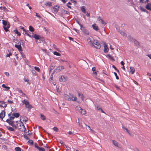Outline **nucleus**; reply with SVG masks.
<instances>
[{
  "label": "nucleus",
  "mask_w": 151,
  "mask_h": 151,
  "mask_svg": "<svg viewBox=\"0 0 151 151\" xmlns=\"http://www.w3.org/2000/svg\"><path fill=\"white\" fill-rule=\"evenodd\" d=\"M17 127L20 131L25 132L26 131V128L23 123L22 122L17 121L16 122Z\"/></svg>",
  "instance_id": "f257e3e1"
},
{
  "label": "nucleus",
  "mask_w": 151,
  "mask_h": 151,
  "mask_svg": "<svg viewBox=\"0 0 151 151\" xmlns=\"http://www.w3.org/2000/svg\"><path fill=\"white\" fill-rule=\"evenodd\" d=\"M3 24L4 25V28L6 31V32H7L8 31V29L10 27V25L8 23V22L4 20H3Z\"/></svg>",
  "instance_id": "f03ea898"
},
{
  "label": "nucleus",
  "mask_w": 151,
  "mask_h": 151,
  "mask_svg": "<svg viewBox=\"0 0 151 151\" xmlns=\"http://www.w3.org/2000/svg\"><path fill=\"white\" fill-rule=\"evenodd\" d=\"M22 102L25 104L26 108L30 109L32 108V106L29 104V102L27 100L24 99L22 101Z\"/></svg>",
  "instance_id": "7ed1b4c3"
},
{
  "label": "nucleus",
  "mask_w": 151,
  "mask_h": 151,
  "mask_svg": "<svg viewBox=\"0 0 151 151\" xmlns=\"http://www.w3.org/2000/svg\"><path fill=\"white\" fill-rule=\"evenodd\" d=\"M93 43L94 45L93 46H94L96 48L99 49L101 47V45L97 40H93Z\"/></svg>",
  "instance_id": "20e7f679"
},
{
  "label": "nucleus",
  "mask_w": 151,
  "mask_h": 151,
  "mask_svg": "<svg viewBox=\"0 0 151 151\" xmlns=\"http://www.w3.org/2000/svg\"><path fill=\"white\" fill-rule=\"evenodd\" d=\"M79 24L81 27V29L83 32L86 35H89V32L87 30L85 27L83 26L80 23Z\"/></svg>",
  "instance_id": "39448f33"
},
{
  "label": "nucleus",
  "mask_w": 151,
  "mask_h": 151,
  "mask_svg": "<svg viewBox=\"0 0 151 151\" xmlns=\"http://www.w3.org/2000/svg\"><path fill=\"white\" fill-rule=\"evenodd\" d=\"M93 40H94L93 38L92 37H90L87 39V41L88 42L89 44L91 45V46L94 45L93 43Z\"/></svg>",
  "instance_id": "423d86ee"
},
{
  "label": "nucleus",
  "mask_w": 151,
  "mask_h": 151,
  "mask_svg": "<svg viewBox=\"0 0 151 151\" xmlns=\"http://www.w3.org/2000/svg\"><path fill=\"white\" fill-rule=\"evenodd\" d=\"M59 79L60 82H64L67 81V78L63 76H61L59 77Z\"/></svg>",
  "instance_id": "0eeeda50"
},
{
  "label": "nucleus",
  "mask_w": 151,
  "mask_h": 151,
  "mask_svg": "<svg viewBox=\"0 0 151 151\" xmlns=\"http://www.w3.org/2000/svg\"><path fill=\"white\" fill-rule=\"evenodd\" d=\"M6 103L3 101H0V106L5 108L6 107Z\"/></svg>",
  "instance_id": "6e6552de"
},
{
  "label": "nucleus",
  "mask_w": 151,
  "mask_h": 151,
  "mask_svg": "<svg viewBox=\"0 0 151 151\" xmlns=\"http://www.w3.org/2000/svg\"><path fill=\"white\" fill-rule=\"evenodd\" d=\"M44 5L46 6L50 7L52 6V4L51 2L47 1L45 2Z\"/></svg>",
  "instance_id": "1a4fd4ad"
},
{
  "label": "nucleus",
  "mask_w": 151,
  "mask_h": 151,
  "mask_svg": "<svg viewBox=\"0 0 151 151\" xmlns=\"http://www.w3.org/2000/svg\"><path fill=\"white\" fill-rule=\"evenodd\" d=\"M5 112L4 111H2L1 112L0 114V118L3 119V118L5 117Z\"/></svg>",
  "instance_id": "9d476101"
},
{
  "label": "nucleus",
  "mask_w": 151,
  "mask_h": 151,
  "mask_svg": "<svg viewBox=\"0 0 151 151\" xmlns=\"http://www.w3.org/2000/svg\"><path fill=\"white\" fill-rule=\"evenodd\" d=\"M20 122H26L28 121V119L25 116L22 117L20 118Z\"/></svg>",
  "instance_id": "9b49d317"
},
{
  "label": "nucleus",
  "mask_w": 151,
  "mask_h": 151,
  "mask_svg": "<svg viewBox=\"0 0 151 151\" xmlns=\"http://www.w3.org/2000/svg\"><path fill=\"white\" fill-rule=\"evenodd\" d=\"M145 8L147 10L151 11V3H148L146 5Z\"/></svg>",
  "instance_id": "f8f14e48"
},
{
  "label": "nucleus",
  "mask_w": 151,
  "mask_h": 151,
  "mask_svg": "<svg viewBox=\"0 0 151 151\" xmlns=\"http://www.w3.org/2000/svg\"><path fill=\"white\" fill-rule=\"evenodd\" d=\"M6 122L11 124L12 126L14 127H16L15 125L14 124V122L13 121L10 120V119H8L6 120Z\"/></svg>",
  "instance_id": "ddd939ff"
},
{
  "label": "nucleus",
  "mask_w": 151,
  "mask_h": 151,
  "mask_svg": "<svg viewBox=\"0 0 151 151\" xmlns=\"http://www.w3.org/2000/svg\"><path fill=\"white\" fill-rule=\"evenodd\" d=\"M15 47L17 48L19 51H21L22 50V47L20 44L18 45L15 44Z\"/></svg>",
  "instance_id": "4468645a"
},
{
  "label": "nucleus",
  "mask_w": 151,
  "mask_h": 151,
  "mask_svg": "<svg viewBox=\"0 0 151 151\" xmlns=\"http://www.w3.org/2000/svg\"><path fill=\"white\" fill-rule=\"evenodd\" d=\"M92 27L96 31H97L99 29V27L96 24H94L92 25Z\"/></svg>",
  "instance_id": "2eb2a0df"
},
{
  "label": "nucleus",
  "mask_w": 151,
  "mask_h": 151,
  "mask_svg": "<svg viewBox=\"0 0 151 151\" xmlns=\"http://www.w3.org/2000/svg\"><path fill=\"white\" fill-rule=\"evenodd\" d=\"M129 71L132 74H133L135 71L134 68L133 67H130L129 69Z\"/></svg>",
  "instance_id": "dca6fc26"
},
{
  "label": "nucleus",
  "mask_w": 151,
  "mask_h": 151,
  "mask_svg": "<svg viewBox=\"0 0 151 151\" xmlns=\"http://www.w3.org/2000/svg\"><path fill=\"white\" fill-rule=\"evenodd\" d=\"M104 52L105 53H107L109 51V48L106 44H104Z\"/></svg>",
  "instance_id": "f3484780"
},
{
  "label": "nucleus",
  "mask_w": 151,
  "mask_h": 151,
  "mask_svg": "<svg viewBox=\"0 0 151 151\" xmlns=\"http://www.w3.org/2000/svg\"><path fill=\"white\" fill-rule=\"evenodd\" d=\"M53 9L54 10L55 12L56 13L58 11L59 7L57 6H55L53 7Z\"/></svg>",
  "instance_id": "a211bd4d"
},
{
  "label": "nucleus",
  "mask_w": 151,
  "mask_h": 151,
  "mask_svg": "<svg viewBox=\"0 0 151 151\" xmlns=\"http://www.w3.org/2000/svg\"><path fill=\"white\" fill-rule=\"evenodd\" d=\"M71 100L73 101H76L77 102H78V101H77V98L74 96H72Z\"/></svg>",
  "instance_id": "6ab92c4d"
},
{
  "label": "nucleus",
  "mask_w": 151,
  "mask_h": 151,
  "mask_svg": "<svg viewBox=\"0 0 151 151\" xmlns=\"http://www.w3.org/2000/svg\"><path fill=\"white\" fill-rule=\"evenodd\" d=\"M98 20L99 22H101L102 24H106V23L104 22V21L103 20L102 18L100 17H99Z\"/></svg>",
  "instance_id": "aec40b11"
},
{
  "label": "nucleus",
  "mask_w": 151,
  "mask_h": 151,
  "mask_svg": "<svg viewBox=\"0 0 151 151\" xmlns=\"http://www.w3.org/2000/svg\"><path fill=\"white\" fill-rule=\"evenodd\" d=\"M64 68V66H59V67H58L56 69L57 70L60 71L63 70Z\"/></svg>",
  "instance_id": "412c9836"
},
{
  "label": "nucleus",
  "mask_w": 151,
  "mask_h": 151,
  "mask_svg": "<svg viewBox=\"0 0 151 151\" xmlns=\"http://www.w3.org/2000/svg\"><path fill=\"white\" fill-rule=\"evenodd\" d=\"M78 97L81 98V99L82 100H83L84 99V97L83 96V94L82 93H78Z\"/></svg>",
  "instance_id": "4be33fe9"
},
{
  "label": "nucleus",
  "mask_w": 151,
  "mask_h": 151,
  "mask_svg": "<svg viewBox=\"0 0 151 151\" xmlns=\"http://www.w3.org/2000/svg\"><path fill=\"white\" fill-rule=\"evenodd\" d=\"M64 97L66 100H68V101H71V98L69 97V96L67 95H64Z\"/></svg>",
  "instance_id": "5701e85b"
},
{
  "label": "nucleus",
  "mask_w": 151,
  "mask_h": 151,
  "mask_svg": "<svg viewBox=\"0 0 151 151\" xmlns=\"http://www.w3.org/2000/svg\"><path fill=\"white\" fill-rule=\"evenodd\" d=\"M2 87L5 88L6 89L4 90L6 91L9 90L10 88V87L6 86L4 84L2 85Z\"/></svg>",
  "instance_id": "b1692460"
},
{
  "label": "nucleus",
  "mask_w": 151,
  "mask_h": 151,
  "mask_svg": "<svg viewBox=\"0 0 151 151\" xmlns=\"http://www.w3.org/2000/svg\"><path fill=\"white\" fill-rule=\"evenodd\" d=\"M80 112L83 115H85L86 114V110L82 109L81 110Z\"/></svg>",
  "instance_id": "393cba45"
},
{
  "label": "nucleus",
  "mask_w": 151,
  "mask_h": 151,
  "mask_svg": "<svg viewBox=\"0 0 151 151\" xmlns=\"http://www.w3.org/2000/svg\"><path fill=\"white\" fill-rule=\"evenodd\" d=\"M106 57H107V58H109L110 60H113V61L114 60L113 58L112 57V56L111 55H107Z\"/></svg>",
  "instance_id": "a878e982"
},
{
  "label": "nucleus",
  "mask_w": 151,
  "mask_h": 151,
  "mask_svg": "<svg viewBox=\"0 0 151 151\" xmlns=\"http://www.w3.org/2000/svg\"><path fill=\"white\" fill-rule=\"evenodd\" d=\"M12 115L17 117H18L19 116V114L18 113H13L12 114Z\"/></svg>",
  "instance_id": "bb28decb"
},
{
  "label": "nucleus",
  "mask_w": 151,
  "mask_h": 151,
  "mask_svg": "<svg viewBox=\"0 0 151 151\" xmlns=\"http://www.w3.org/2000/svg\"><path fill=\"white\" fill-rule=\"evenodd\" d=\"M82 108L79 106H77L76 107V110L78 111L79 112H80Z\"/></svg>",
  "instance_id": "cd10ccee"
},
{
  "label": "nucleus",
  "mask_w": 151,
  "mask_h": 151,
  "mask_svg": "<svg viewBox=\"0 0 151 151\" xmlns=\"http://www.w3.org/2000/svg\"><path fill=\"white\" fill-rule=\"evenodd\" d=\"M112 142H113V144L115 146H116V147H118V142L115 141V140H113L112 141Z\"/></svg>",
  "instance_id": "c85d7f7f"
},
{
  "label": "nucleus",
  "mask_w": 151,
  "mask_h": 151,
  "mask_svg": "<svg viewBox=\"0 0 151 151\" xmlns=\"http://www.w3.org/2000/svg\"><path fill=\"white\" fill-rule=\"evenodd\" d=\"M34 37L36 39L39 40L40 39V37L39 35L35 34L34 35Z\"/></svg>",
  "instance_id": "c756f323"
},
{
  "label": "nucleus",
  "mask_w": 151,
  "mask_h": 151,
  "mask_svg": "<svg viewBox=\"0 0 151 151\" xmlns=\"http://www.w3.org/2000/svg\"><path fill=\"white\" fill-rule=\"evenodd\" d=\"M14 32L18 36H20L21 35V33L20 32H18L17 30H14Z\"/></svg>",
  "instance_id": "7c9ffc66"
},
{
  "label": "nucleus",
  "mask_w": 151,
  "mask_h": 151,
  "mask_svg": "<svg viewBox=\"0 0 151 151\" xmlns=\"http://www.w3.org/2000/svg\"><path fill=\"white\" fill-rule=\"evenodd\" d=\"M92 75L94 77H96V76L97 75V72L96 71L93 72Z\"/></svg>",
  "instance_id": "2f4dec72"
},
{
  "label": "nucleus",
  "mask_w": 151,
  "mask_h": 151,
  "mask_svg": "<svg viewBox=\"0 0 151 151\" xmlns=\"http://www.w3.org/2000/svg\"><path fill=\"white\" fill-rule=\"evenodd\" d=\"M53 53L54 55H56L57 56H60L61 55L60 54V53L57 52H54Z\"/></svg>",
  "instance_id": "473e14b6"
},
{
  "label": "nucleus",
  "mask_w": 151,
  "mask_h": 151,
  "mask_svg": "<svg viewBox=\"0 0 151 151\" xmlns=\"http://www.w3.org/2000/svg\"><path fill=\"white\" fill-rule=\"evenodd\" d=\"M81 11L84 13H86V10L85 8L83 6L81 7Z\"/></svg>",
  "instance_id": "72a5a7b5"
},
{
  "label": "nucleus",
  "mask_w": 151,
  "mask_h": 151,
  "mask_svg": "<svg viewBox=\"0 0 151 151\" xmlns=\"http://www.w3.org/2000/svg\"><path fill=\"white\" fill-rule=\"evenodd\" d=\"M29 29L31 32H33L34 30V28L31 26H29Z\"/></svg>",
  "instance_id": "f704fd0d"
},
{
  "label": "nucleus",
  "mask_w": 151,
  "mask_h": 151,
  "mask_svg": "<svg viewBox=\"0 0 151 151\" xmlns=\"http://www.w3.org/2000/svg\"><path fill=\"white\" fill-rule=\"evenodd\" d=\"M42 120H45V116L42 114H41V116H40Z\"/></svg>",
  "instance_id": "c9c22d12"
},
{
  "label": "nucleus",
  "mask_w": 151,
  "mask_h": 151,
  "mask_svg": "<svg viewBox=\"0 0 151 151\" xmlns=\"http://www.w3.org/2000/svg\"><path fill=\"white\" fill-rule=\"evenodd\" d=\"M15 150L16 151H21V150L20 148L19 147H17L15 148Z\"/></svg>",
  "instance_id": "e433bc0d"
},
{
  "label": "nucleus",
  "mask_w": 151,
  "mask_h": 151,
  "mask_svg": "<svg viewBox=\"0 0 151 151\" xmlns=\"http://www.w3.org/2000/svg\"><path fill=\"white\" fill-rule=\"evenodd\" d=\"M38 150H39V151H45V149L42 147H39L38 149Z\"/></svg>",
  "instance_id": "4c0bfd02"
},
{
  "label": "nucleus",
  "mask_w": 151,
  "mask_h": 151,
  "mask_svg": "<svg viewBox=\"0 0 151 151\" xmlns=\"http://www.w3.org/2000/svg\"><path fill=\"white\" fill-rule=\"evenodd\" d=\"M123 128L124 130H125L127 132H128L129 135H131L130 133L129 132V131L128 130V129L127 128H126L125 127H123Z\"/></svg>",
  "instance_id": "58836bf2"
},
{
  "label": "nucleus",
  "mask_w": 151,
  "mask_h": 151,
  "mask_svg": "<svg viewBox=\"0 0 151 151\" xmlns=\"http://www.w3.org/2000/svg\"><path fill=\"white\" fill-rule=\"evenodd\" d=\"M85 125H86V126L88 127L89 130H90L91 131H92V132H94V131L93 130L91 129V128H90V127L89 126L87 125L86 124H85Z\"/></svg>",
  "instance_id": "ea45409f"
},
{
  "label": "nucleus",
  "mask_w": 151,
  "mask_h": 151,
  "mask_svg": "<svg viewBox=\"0 0 151 151\" xmlns=\"http://www.w3.org/2000/svg\"><path fill=\"white\" fill-rule=\"evenodd\" d=\"M141 2L142 3H144L146 2H148L149 1V0H140Z\"/></svg>",
  "instance_id": "a19ab883"
},
{
  "label": "nucleus",
  "mask_w": 151,
  "mask_h": 151,
  "mask_svg": "<svg viewBox=\"0 0 151 151\" xmlns=\"http://www.w3.org/2000/svg\"><path fill=\"white\" fill-rule=\"evenodd\" d=\"M7 128L9 130L11 131H14V129L13 128H12V127H8Z\"/></svg>",
  "instance_id": "79ce46f5"
},
{
  "label": "nucleus",
  "mask_w": 151,
  "mask_h": 151,
  "mask_svg": "<svg viewBox=\"0 0 151 151\" xmlns=\"http://www.w3.org/2000/svg\"><path fill=\"white\" fill-rule=\"evenodd\" d=\"M35 69L36 70L38 71V72H39L40 71V70L39 67H35Z\"/></svg>",
  "instance_id": "37998d69"
},
{
  "label": "nucleus",
  "mask_w": 151,
  "mask_h": 151,
  "mask_svg": "<svg viewBox=\"0 0 151 151\" xmlns=\"http://www.w3.org/2000/svg\"><path fill=\"white\" fill-rule=\"evenodd\" d=\"M24 32H25V34L27 36H29V37H31L30 35H29L28 33V32H27L26 30Z\"/></svg>",
  "instance_id": "c03bdc74"
},
{
  "label": "nucleus",
  "mask_w": 151,
  "mask_h": 151,
  "mask_svg": "<svg viewBox=\"0 0 151 151\" xmlns=\"http://www.w3.org/2000/svg\"><path fill=\"white\" fill-rule=\"evenodd\" d=\"M7 101H8V103L9 104H12L13 103V101H12L11 100H8Z\"/></svg>",
  "instance_id": "a18cd8bd"
},
{
  "label": "nucleus",
  "mask_w": 151,
  "mask_h": 151,
  "mask_svg": "<svg viewBox=\"0 0 151 151\" xmlns=\"http://www.w3.org/2000/svg\"><path fill=\"white\" fill-rule=\"evenodd\" d=\"M140 9L141 10L144 12L147 11L146 10L142 7H140Z\"/></svg>",
  "instance_id": "49530a36"
},
{
  "label": "nucleus",
  "mask_w": 151,
  "mask_h": 151,
  "mask_svg": "<svg viewBox=\"0 0 151 151\" xmlns=\"http://www.w3.org/2000/svg\"><path fill=\"white\" fill-rule=\"evenodd\" d=\"M53 129L54 131H55L56 132H58V129L56 127H54L53 128Z\"/></svg>",
  "instance_id": "de8ad7c7"
},
{
  "label": "nucleus",
  "mask_w": 151,
  "mask_h": 151,
  "mask_svg": "<svg viewBox=\"0 0 151 151\" xmlns=\"http://www.w3.org/2000/svg\"><path fill=\"white\" fill-rule=\"evenodd\" d=\"M12 54L11 52H9V54H7L6 55V57H9L10 56L12 55Z\"/></svg>",
  "instance_id": "09e8293b"
},
{
  "label": "nucleus",
  "mask_w": 151,
  "mask_h": 151,
  "mask_svg": "<svg viewBox=\"0 0 151 151\" xmlns=\"http://www.w3.org/2000/svg\"><path fill=\"white\" fill-rule=\"evenodd\" d=\"M121 33L122 35L123 34H124V35H123L124 37H126L127 36V34L126 33H124V32H121Z\"/></svg>",
  "instance_id": "8fccbe9b"
},
{
  "label": "nucleus",
  "mask_w": 151,
  "mask_h": 151,
  "mask_svg": "<svg viewBox=\"0 0 151 151\" xmlns=\"http://www.w3.org/2000/svg\"><path fill=\"white\" fill-rule=\"evenodd\" d=\"M97 108L98 110H100L102 112H104L103 110H102V109L100 107L98 106L97 107Z\"/></svg>",
  "instance_id": "3c124183"
},
{
  "label": "nucleus",
  "mask_w": 151,
  "mask_h": 151,
  "mask_svg": "<svg viewBox=\"0 0 151 151\" xmlns=\"http://www.w3.org/2000/svg\"><path fill=\"white\" fill-rule=\"evenodd\" d=\"M114 73L115 76H116V78L117 79H119V78L118 76H117V73L115 72H114Z\"/></svg>",
  "instance_id": "603ef678"
},
{
  "label": "nucleus",
  "mask_w": 151,
  "mask_h": 151,
  "mask_svg": "<svg viewBox=\"0 0 151 151\" xmlns=\"http://www.w3.org/2000/svg\"><path fill=\"white\" fill-rule=\"evenodd\" d=\"M63 13L65 14H70V13L66 11H64Z\"/></svg>",
  "instance_id": "864d4df0"
},
{
  "label": "nucleus",
  "mask_w": 151,
  "mask_h": 151,
  "mask_svg": "<svg viewBox=\"0 0 151 151\" xmlns=\"http://www.w3.org/2000/svg\"><path fill=\"white\" fill-rule=\"evenodd\" d=\"M78 125H79V126H80V127H81L82 128H83V127L82 125H81V124L79 122V119H78Z\"/></svg>",
  "instance_id": "5fc2aeb1"
},
{
  "label": "nucleus",
  "mask_w": 151,
  "mask_h": 151,
  "mask_svg": "<svg viewBox=\"0 0 151 151\" xmlns=\"http://www.w3.org/2000/svg\"><path fill=\"white\" fill-rule=\"evenodd\" d=\"M112 67L114 68L115 70H117V71H118V72H119V70H117V68L114 65H113L112 66Z\"/></svg>",
  "instance_id": "6e6d98bb"
},
{
  "label": "nucleus",
  "mask_w": 151,
  "mask_h": 151,
  "mask_svg": "<svg viewBox=\"0 0 151 151\" xmlns=\"http://www.w3.org/2000/svg\"><path fill=\"white\" fill-rule=\"evenodd\" d=\"M5 75L7 76H9V73L8 72H5Z\"/></svg>",
  "instance_id": "4d7b16f0"
},
{
  "label": "nucleus",
  "mask_w": 151,
  "mask_h": 151,
  "mask_svg": "<svg viewBox=\"0 0 151 151\" xmlns=\"http://www.w3.org/2000/svg\"><path fill=\"white\" fill-rule=\"evenodd\" d=\"M35 15L37 17H39V18H40V15L38 13H36Z\"/></svg>",
  "instance_id": "13d9d810"
},
{
  "label": "nucleus",
  "mask_w": 151,
  "mask_h": 151,
  "mask_svg": "<svg viewBox=\"0 0 151 151\" xmlns=\"http://www.w3.org/2000/svg\"><path fill=\"white\" fill-rule=\"evenodd\" d=\"M35 147L37 149L39 147L38 146V145L37 143H35Z\"/></svg>",
  "instance_id": "bf43d9fd"
},
{
  "label": "nucleus",
  "mask_w": 151,
  "mask_h": 151,
  "mask_svg": "<svg viewBox=\"0 0 151 151\" xmlns=\"http://www.w3.org/2000/svg\"><path fill=\"white\" fill-rule=\"evenodd\" d=\"M2 9L4 10L5 11H7V9L5 7H3Z\"/></svg>",
  "instance_id": "052dcab7"
},
{
  "label": "nucleus",
  "mask_w": 151,
  "mask_h": 151,
  "mask_svg": "<svg viewBox=\"0 0 151 151\" xmlns=\"http://www.w3.org/2000/svg\"><path fill=\"white\" fill-rule=\"evenodd\" d=\"M14 116H11L10 118V119L12 121L14 118Z\"/></svg>",
  "instance_id": "680f3d73"
},
{
  "label": "nucleus",
  "mask_w": 151,
  "mask_h": 151,
  "mask_svg": "<svg viewBox=\"0 0 151 151\" xmlns=\"http://www.w3.org/2000/svg\"><path fill=\"white\" fill-rule=\"evenodd\" d=\"M92 70L93 72L95 71H96V68L95 67L93 68Z\"/></svg>",
  "instance_id": "e2e57ef3"
},
{
  "label": "nucleus",
  "mask_w": 151,
  "mask_h": 151,
  "mask_svg": "<svg viewBox=\"0 0 151 151\" xmlns=\"http://www.w3.org/2000/svg\"><path fill=\"white\" fill-rule=\"evenodd\" d=\"M86 16L88 17H90V14L89 13L87 12L86 14Z\"/></svg>",
  "instance_id": "0e129e2a"
},
{
  "label": "nucleus",
  "mask_w": 151,
  "mask_h": 151,
  "mask_svg": "<svg viewBox=\"0 0 151 151\" xmlns=\"http://www.w3.org/2000/svg\"><path fill=\"white\" fill-rule=\"evenodd\" d=\"M57 91L59 93H60V90L58 88H57Z\"/></svg>",
  "instance_id": "69168bd1"
},
{
  "label": "nucleus",
  "mask_w": 151,
  "mask_h": 151,
  "mask_svg": "<svg viewBox=\"0 0 151 151\" xmlns=\"http://www.w3.org/2000/svg\"><path fill=\"white\" fill-rule=\"evenodd\" d=\"M121 63L122 65L123 66L124 65V63L123 61L121 62Z\"/></svg>",
  "instance_id": "338daca9"
},
{
  "label": "nucleus",
  "mask_w": 151,
  "mask_h": 151,
  "mask_svg": "<svg viewBox=\"0 0 151 151\" xmlns=\"http://www.w3.org/2000/svg\"><path fill=\"white\" fill-rule=\"evenodd\" d=\"M21 55H22V57L23 58H25V55L24 54H22L21 52Z\"/></svg>",
  "instance_id": "774afa93"
}]
</instances>
